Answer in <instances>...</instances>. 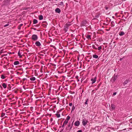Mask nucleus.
I'll use <instances>...</instances> for the list:
<instances>
[{
	"label": "nucleus",
	"instance_id": "1",
	"mask_svg": "<svg viewBox=\"0 0 132 132\" xmlns=\"http://www.w3.org/2000/svg\"><path fill=\"white\" fill-rule=\"evenodd\" d=\"M32 39L33 40H36L38 39V36L36 35H33L32 36Z\"/></svg>",
	"mask_w": 132,
	"mask_h": 132
},
{
	"label": "nucleus",
	"instance_id": "2",
	"mask_svg": "<svg viewBox=\"0 0 132 132\" xmlns=\"http://www.w3.org/2000/svg\"><path fill=\"white\" fill-rule=\"evenodd\" d=\"M73 125V123H72L71 125L70 123H69L68 126V127L66 128V130H70L72 127Z\"/></svg>",
	"mask_w": 132,
	"mask_h": 132
},
{
	"label": "nucleus",
	"instance_id": "3",
	"mask_svg": "<svg viewBox=\"0 0 132 132\" xmlns=\"http://www.w3.org/2000/svg\"><path fill=\"white\" fill-rule=\"evenodd\" d=\"M88 121L85 119H83L82 120V124L83 125L85 126L87 123Z\"/></svg>",
	"mask_w": 132,
	"mask_h": 132
},
{
	"label": "nucleus",
	"instance_id": "4",
	"mask_svg": "<svg viewBox=\"0 0 132 132\" xmlns=\"http://www.w3.org/2000/svg\"><path fill=\"white\" fill-rule=\"evenodd\" d=\"M96 77H95L94 79L92 78L91 79V80L92 81V84H94L96 81Z\"/></svg>",
	"mask_w": 132,
	"mask_h": 132
},
{
	"label": "nucleus",
	"instance_id": "5",
	"mask_svg": "<svg viewBox=\"0 0 132 132\" xmlns=\"http://www.w3.org/2000/svg\"><path fill=\"white\" fill-rule=\"evenodd\" d=\"M87 24H88V22L86 20H84L82 22L81 25H86Z\"/></svg>",
	"mask_w": 132,
	"mask_h": 132
},
{
	"label": "nucleus",
	"instance_id": "6",
	"mask_svg": "<svg viewBox=\"0 0 132 132\" xmlns=\"http://www.w3.org/2000/svg\"><path fill=\"white\" fill-rule=\"evenodd\" d=\"M68 28V25H65L64 30L65 32H66Z\"/></svg>",
	"mask_w": 132,
	"mask_h": 132
},
{
	"label": "nucleus",
	"instance_id": "7",
	"mask_svg": "<svg viewBox=\"0 0 132 132\" xmlns=\"http://www.w3.org/2000/svg\"><path fill=\"white\" fill-rule=\"evenodd\" d=\"M74 124L75 126H78L80 125V122L78 121H77L75 122Z\"/></svg>",
	"mask_w": 132,
	"mask_h": 132
},
{
	"label": "nucleus",
	"instance_id": "8",
	"mask_svg": "<svg viewBox=\"0 0 132 132\" xmlns=\"http://www.w3.org/2000/svg\"><path fill=\"white\" fill-rule=\"evenodd\" d=\"M55 11L57 13H59L61 12V10L59 8H57L55 9Z\"/></svg>",
	"mask_w": 132,
	"mask_h": 132
},
{
	"label": "nucleus",
	"instance_id": "9",
	"mask_svg": "<svg viewBox=\"0 0 132 132\" xmlns=\"http://www.w3.org/2000/svg\"><path fill=\"white\" fill-rule=\"evenodd\" d=\"M2 86L4 89H5L7 87V84L6 83H3L2 84Z\"/></svg>",
	"mask_w": 132,
	"mask_h": 132
},
{
	"label": "nucleus",
	"instance_id": "10",
	"mask_svg": "<svg viewBox=\"0 0 132 132\" xmlns=\"http://www.w3.org/2000/svg\"><path fill=\"white\" fill-rule=\"evenodd\" d=\"M35 44L37 46H40L41 45V44L39 42H36L35 43Z\"/></svg>",
	"mask_w": 132,
	"mask_h": 132
},
{
	"label": "nucleus",
	"instance_id": "11",
	"mask_svg": "<svg viewBox=\"0 0 132 132\" xmlns=\"http://www.w3.org/2000/svg\"><path fill=\"white\" fill-rule=\"evenodd\" d=\"M19 64V62L18 61H15L14 63V64L15 65H16Z\"/></svg>",
	"mask_w": 132,
	"mask_h": 132
},
{
	"label": "nucleus",
	"instance_id": "12",
	"mask_svg": "<svg viewBox=\"0 0 132 132\" xmlns=\"http://www.w3.org/2000/svg\"><path fill=\"white\" fill-rule=\"evenodd\" d=\"M93 57L95 59H97L98 57V56L94 54L93 55Z\"/></svg>",
	"mask_w": 132,
	"mask_h": 132
},
{
	"label": "nucleus",
	"instance_id": "13",
	"mask_svg": "<svg viewBox=\"0 0 132 132\" xmlns=\"http://www.w3.org/2000/svg\"><path fill=\"white\" fill-rule=\"evenodd\" d=\"M39 19L40 20H42L43 19V16L42 15H40L39 16Z\"/></svg>",
	"mask_w": 132,
	"mask_h": 132
},
{
	"label": "nucleus",
	"instance_id": "14",
	"mask_svg": "<svg viewBox=\"0 0 132 132\" xmlns=\"http://www.w3.org/2000/svg\"><path fill=\"white\" fill-rule=\"evenodd\" d=\"M37 20L36 19H34L33 21V23L34 24H36L37 23Z\"/></svg>",
	"mask_w": 132,
	"mask_h": 132
},
{
	"label": "nucleus",
	"instance_id": "15",
	"mask_svg": "<svg viewBox=\"0 0 132 132\" xmlns=\"http://www.w3.org/2000/svg\"><path fill=\"white\" fill-rule=\"evenodd\" d=\"M129 80H125L123 83V84L124 85H126L127 84L129 81Z\"/></svg>",
	"mask_w": 132,
	"mask_h": 132
},
{
	"label": "nucleus",
	"instance_id": "16",
	"mask_svg": "<svg viewBox=\"0 0 132 132\" xmlns=\"http://www.w3.org/2000/svg\"><path fill=\"white\" fill-rule=\"evenodd\" d=\"M30 79L31 81H34L35 80L36 78L35 77H33L30 78Z\"/></svg>",
	"mask_w": 132,
	"mask_h": 132
},
{
	"label": "nucleus",
	"instance_id": "17",
	"mask_svg": "<svg viewBox=\"0 0 132 132\" xmlns=\"http://www.w3.org/2000/svg\"><path fill=\"white\" fill-rule=\"evenodd\" d=\"M86 37L88 39H91V36L90 35H88L86 36Z\"/></svg>",
	"mask_w": 132,
	"mask_h": 132
},
{
	"label": "nucleus",
	"instance_id": "18",
	"mask_svg": "<svg viewBox=\"0 0 132 132\" xmlns=\"http://www.w3.org/2000/svg\"><path fill=\"white\" fill-rule=\"evenodd\" d=\"M18 56L20 57H22V55L21 53H20V51H19L18 53Z\"/></svg>",
	"mask_w": 132,
	"mask_h": 132
},
{
	"label": "nucleus",
	"instance_id": "19",
	"mask_svg": "<svg viewBox=\"0 0 132 132\" xmlns=\"http://www.w3.org/2000/svg\"><path fill=\"white\" fill-rule=\"evenodd\" d=\"M68 122L67 120H65L63 122V124H65V125H66Z\"/></svg>",
	"mask_w": 132,
	"mask_h": 132
},
{
	"label": "nucleus",
	"instance_id": "20",
	"mask_svg": "<svg viewBox=\"0 0 132 132\" xmlns=\"http://www.w3.org/2000/svg\"><path fill=\"white\" fill-rule=\"evenodd\" d=\"M124 34H125V33L123 32H120L119 35L120 36H122L124 35Z\"/></svg>",
	"mask_w": 132,
	"mask_h": 132
},
{
	"label": "nucleus",
	"instance_id": "21",
	"mask_svg": "<svg viewBox=\"0 0 132 132\" xmlns=\"http://www.w3.org/2000/svg\"><path fill=\"white\" fill-rule=\"evenodd\" d=\"M55 115L56 116L57 118H59L60 117V114L59 113H56Z\"/></svg>",
	"mask_w": 132,
	"mask_h": 132
},
{
	"label": "nucleus",
	"instance_id": "22",
	"mask_svg": "<svg viewBox=\"0 0 132 132\" xmlns=\"http://www.w3.org/2000/svg\"><path fill=\"white\" fill-rule=\"evenodd\" d=\"M111 108H112V109H114L115 108V106L114 105L112 104L111 105Z\"/></svg>",
	"mask_w": 132,
	"mask_h": 132
},
{
	"label": "nucleus",
	"instance_id": "23",
	"mask_svg": "<svg viewBox=\"0 0 132 132\" xmlns=\"http://www.w3.org/2000/svg\"><path fill=\"white\" fill-rule=\"evenodd\" d=\"M5 113L2 112L1 113V117H3L5 116Z\"/></svg>",
	"mask_w": 132,
	"mask_h": 132
},
{
	"label": "nucleus",
	"instance_id": "24",
	"mask_svg": "<svg viewBox=\"0 0 132 132\" xmlns=\"http://www.w3.org/2000/svg\"><path fill=\"white\" fill-rule=\"evenodd\" d=\"M70 118V117L69 116H68L67 117V118L66 119V120H67L68 121L69 120Z\"/></svg>",
	"mask_w": 132,
	"mask_h": 132
},
{
	"label": "nucleus",
	"instance_id": "25",
	"mask_svg": "<svg viewBox=\"0 0 132 132\" xmlns=\"http://www.w3.org/2000/svg\"><path fill=\"white\" fill-rule=\"evenodd\" d=\"M5 77L3 75H1V78L2 79H5Z\"/></svg>",
	"mask_w": 132,
	"mask_h": 132
},
{
	"label": "nucleus",
	"instance_id": "26",
	"mask_svg": "<svg viewBox=\"0 0 132 132\" xmlns=\"http://www.w3.org/2000/svg\"><path fill=\"white\" fill-rule=\"evenodd\" d=\"M75 107L73 106L72 108L71 111H73L75 109Z\"/></svg>",
	"mask_w": 132,
	"mask_h": 132
},
{
	"label": "nucleus",
	"instance_id": "27",
	"mask_svg": "<svg viewBox=\"0 0 132 132\" xmlns=\"http://www.w3.org/2000/svg\"><path fill=\"white\" fill-rule=\"evenodd\" d=\"M88 101V99H87L86 101V102H85V104H87V102Z\"/></svg>",
	"mask_w": 132,
	"mask_h": 132
},
{
	"label": "nucleus",
	"instance_id": "28",
	"mask_svg": "<svg viewBox=\"0 0 132 132\" xmlns=\"http://www.w3.org/2000/svg\"><path fill=\"white\" fill-rule=\"evenodd\" d=\"M102 47L101 46H100L98 47V49L99 50H100L101 49Z\"/></svg>",
	"mask_w": 132,
	"mask_h": 132
},
{
	"label": "nucleus",
	"instance_id": "29",
	"mask_svg": "<svg viewBox=\"0 0 132 132\" xmlns=\"http://www.w3.org/2000/svg\"><path fill=\"white\" fill-rule=\"evenodd\" d=\"M9 1V0H5L4 2L7 3H8Z\"/></svg>",
	"mask_w": 132,
	"mask_h": 132
},
{
	"label": "nucleus",
	"instance_id": "30",
	"mask_svg": "<svg viewBox=\"0 0 132 132\" xmlns=\"http://www.w3.org/2000/svg\"><path fill=\"white\" fill-rule=\"evenodd\" d=\"M69 105L70 106H71L72 105V103H70L69 104Z\"/></svg>",
	"mask_w": 132,
	"mask_h": 132
},
{
	"label": "nucleus",
	"instance_id": "31",
	"mask_svg": "<svg viewBox=\"0 0 132 132\" xmlns=\"http://www.w3.org/2000/svg\"><path fill=\"white\" fill-rule=\"evenodd\" d=\"M114 81H115L116 79L117 78V77H114Z\"/></svg>",
	"mask_w": 132,
	"mask_h": 132
},
{
	"label": "nucleus",
	"instance_id": "32",
	"mask_svg": "<svg viewBox=\"0 0 132 132\" xmlns=\"http://www.w3.org/2000/svg\"><path fill=\"white\" fill-rule=\"evenodd\" d=\"M100 15H96V16H95V17H96V18H98L99 17V16Z\"/></svg>",
	"mask_w": 132,
	"mask_h": 132
},
{
	"label": "nucleus",
	"instance_id": "33",
	"mask_svg": "<svg viewBox=\"0 0 132 132\" xmlns=\"http://www.w3.org/2000/svg\"><path fill=\"white\" fill-rule=\"evenodd\" d=\"M77 132H82L81 130H79L77 131Z\"/></svg>",
	"mask_w": 132,
	"mask_h": 132
},
{
	"label": "nucleus",
	"instance_id": "34",
	"mask_svg": "<svg viewBox=\"0 0 132 132\" xmlns=\"http://www.w3.org/2000/svg\"><path fill=\"white\" fill-rule=\"evenodd\" d=\"M116 94H117V93H116V92H115V93H113V95H116Z\"/></svg>",
	"mask_w": 132,
	"mask_h": 132
},
{
	"label": "nucleus",
	"instance_id": "35",
	"mask_svg": "<svg viewBox=\"0 0 132 132\" xmlns=\"http://www.w3.org/2000/svg\"><path fill=\"white\" fill-rule=\"evenodd\" d=\"M65 125V124H63V125H62V127H64V125Z\"/></svg>",
	"mask_w": 132,
	"mask_h": 132
},
{
	"label": "nucleus",
	"instance_id": "36",
	"mask_svg": "<svg viewBox=\"0 0 132 132\" xmlns=\"http://www.w3.org/2000/svg\"><path fill=\"white\" fill-rule=\"evenodd\" d=\"M105 9L106 10H107L108 9V7H105Z\"/></svg>",
	"mask_w": 132,
	"mask_h": 132
},
{
	"label": "nucleus",
	"instance_id": "37",
	"mask_svg": "<svg viewBox=\"0 0 132 132\" xmlns=\"http://www.w3.org/2000/svg\"><path fill=\"white\" fill-rule=\"evenodd\" d=\"M20 29V27H19V28H18V29Z\"/></svg>",
	"mask_w": 132,
	"mask_h": 132
},
{
	"label": "nucleus",
	"instance_id": "38",
	"mask_svg": "<svg viewBox=\"0 0 132 132\" xmlns=\"http://www.w3.org/2000/svg\"><path fill=\"white\" fill-rule=\"evenodd\" d=\"M8 25H4V27H6L7 26H8Z\"/></svg>",
	"mask_w": 132,
	"mask_h": 132
},
{
	"label": "nucleus",
	"instance_id": "39",
	"mask_svg": "<svg viewBox=\"0 0 132 132\" xmlns=\"http://www.w3.org/2000/svg\"><path fill=\"white\" fill-rule=\"evenodd\" d=\"M126 129L125 128V129H124L123 130H126Z\"/></svg>",
	"mask_w": 132,
	"mask_h": 132
},
{
	"label": "nucleus",
	"instance_id": "40",
	"mask_svg": "<svg viewBox=\"0 0 132 132\" xmlns=\"http://www.w3.org/2000/svg\"><path fill=\"white\" fill-rule=\"evenodd\" d=\"M65 25H71V24H66Z\"/></svg>",
	"mask_w": 132,
	"mask_h": 132
},
{
	"label": "nucleus",
	"instance_id": "41",
	"mask_svg": "<svg viewBox=\"0 0 132 132\" xmlns=\"http://www.w3.org/2000/svg\"><path fill=\"white\" fill-rule=\"evenodd\" d=\"M61 4H62V3L63 4V2H61Z\"/></svg>",
	"mask_w": 132,
	"mask_h": 132
},
{
	"label": "nucleus",
	"instance_id": "42",
	"mask_svg": "<svg viewBox=\"0 0 132 132\" xmlns=\"http://www.w3.org/2000/svg\"><path fill=\"white\" fill-rule=\"evenodd\" d=\"M20 25H23V24H20Z\"/></svg>",
	"mask_w": 132,
	"mask_h": 132
},
{
	"label": "nucleus",
	"instance_id": "43",
	"mask_svg": "<svg viewBox=\"0 0 132 132\" xmlns=\"http://www.w3.org/2000/svg\"><path fill=\"white\" fill-rule=\"evenodd\" d=\"M130 120H132V118L131 119H130Z\"/></svg>",
	"mask_w": 132,
	"mask_h": 132
},
{
	"label": "nucleus",
	"instance_id": "44",
	"mask_svg": "<svg viewBox=\"0 0 132 132\" xmlns=\"http://www.w3.org/2000/svg\"><path fill=\"white\" fill-rule=\"evenodd\" d=\"M5 25H9V24H6Z\"/></svg>",
	"mask_w": 132,
	"mask_h": 132
},
{
	"label": "nucleus",
	"instance_id": "45",
	"mask_svg": "<svg viewBox=\"0 0 132 132\" xmlns=\"http://www.w3.org/2000/svg\"><path fill=\"white\" fill-rule=\"evenodd\" d=\"M111 23H112V25H113V24H112V22H111Z\"/></svg>",
	"mask_w": 132,
	"mask_h": 132
},
{
	"label": "nucleus",
	"instance_id": "46",
	"mask_svg": "<svg viewBox=\"0 0 132 132\" xmlns=\"http://www.w3.org/2000/svg\"><path fill=\"white\" fill-rule=\"evenodd\" d=\"M6 55H4V56Z\"/></svg>",
	"mask_w": 132,
	"mask_h": 132
},
{
	"label": "nucleus",
	"instance_id": "47",
	"mask_svg": "<svg viewBox=\"0 0 132 132\" xmlns=\"http://www.w3.org/2000/svg\"><path fill=\"white\" fill-rule=\"evenodd\" d=\"M113 26L112 27L114 26V25H113Z\"/></svg>",
	"mask_w": 132,
	"mask_h": 132
},
{
	"label": "nucleus",
	"instance_id": "48",
	"mask_svg": "<svg viewBox=\"0 0 132 132\" xmlns=\"http://www.w3.org/2000/svg\"><path fill=\"white\" fill-rule=\"evenodd\" d=\"M131 123L132 124V122H131Z\"/></svg>",
	"mask_w": 132,
	"mask_h": 132
}]
</instances>
